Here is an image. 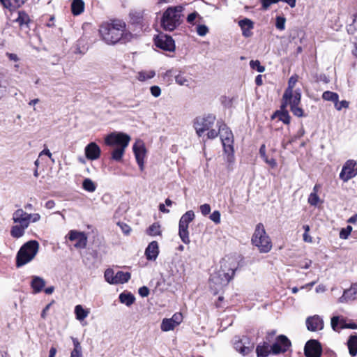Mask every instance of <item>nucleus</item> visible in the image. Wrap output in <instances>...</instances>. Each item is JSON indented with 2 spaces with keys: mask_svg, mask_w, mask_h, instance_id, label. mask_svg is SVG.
<instances>
[{
  "mask_svg": "<svg viewBox=\"0 0 357 357\" xmlns=\"http://www.w3.org/2000/svg\"><path fill=\"white\" fill-rule=\"evenodd\" d=\"M147 234L151 236H155L161 234L160 225L158 222L151 225L147 229Z\"/></svg>",
  "mask_w": 357,
  "mask_h": 357,
  "instance_id": "39",
  "label": "nucleus"
},
{
  "mask_svg": "<svg viewBox=\"0 0 357 357\" xmlns=\"http://www.w3.org/2000/svg\"><path fill=\"white\" fill-rule=\"evenodd\" d=\"M0 1L5 8L10 10L20 7L22 3L21 0H0Z\"/></svg>",
  "mask_w": 357,
  "mask_h": 357,
  "instance_id": "37",
  "label": "nucleus"
},
{
  "mask_svg": "<svg viewBox=\"0 0 357 357\" xmlns=\"http://www.w3.org/2000/svg\"><path fill=\"white\" fill-rule=\"evenodd\" d=\"M183 321L181 313H175L171 318H165L160 324V329L164 332L173 331Z\"/></svg>",
  "mask_w": 357,
  "mask_h": 357,
  "instance_id": "12",
  "label": "nucleus"
},
{
  "mask_svg": "<svg viewBox=\"0 0 357 357\" xmlns=\"http://www.w3.org/2000/svg\"><path fill=\"white\" fill-rule=\"evenodd\" d=\"M285 22L286 20L283 17L278 16L276 17V23L275 26L279 30H284L285 29Z\"/></svg>",
  "mask_w": 357,
  "mask_h": 357,
  "instance_id": "49",
  "label": "nucleus"
},
{
  "mask_svg": "<svg viewBox=\"0 0 357 357\" xmlns=\"http://www.w3.org/2000/svg\"><path fill=\"white\" fill-rule=\"evenodd\" d=\"M250 66L252 69H256L259 73L265 71V67L261 66L258 60L250 61Z\"/></svg>",
  "mask_w": 357,
  "mask_h": 357,
  "instance_id": "48",
  "label": "nucleus"
},
{
  "mask_svg": "<svg viewBox=\"0 0 357 357\" xmlns=\"http://www.w3.org/2000/svg\"><path fill=\"white\" fill-rule=\"evenodd\" d=\"M118 225L120 227V228L121 229L122 231L125 234H130V232L131 231V229H130L129 225H128L127 224L123 223V222H118Z\"/></svg>",
  "mask_w": 357,
  "mask_h": 357,
  "instance_id": "58",
  "label": "nucleus"
},
{
  "mask_svg": "<svg viewBox=\"0 0 357 357\" xmlns=\"http://www.w3.org/2000/svg\"><path fill=\"white\" fill-rule=\"evenodd\" d=\"M174 71L172 69L167 70L165 73L161 74L162 81L165 83L170 84L172 82V77L174 76Z\"/></svg>",
  "mask_w": 357,
  "mask_h": 357,
  "instance_id": "44",
  "label": "nucleus"
},
{
  "mask_svg": "<svg viewBox=\"0 0 357 357\" xmlns=\"http://www.w3.org/2000/svg\"><path fill=\"white\" fill-rule=\"evenodd\" d=\"M234 347L237 351H238L240 354L243 355H247L249 354L252 349H253L252 346L250 347H246L245 346L242 341H238L234 344Z\"/></svg>",
  "mask_w": 357,
  "mask_h": 357,
  "instance_id": "36",
  "label": "nucleus"
},
{
  "mask_svg": "<svg viewBox=\"0 0 357 357\" xmlns=\"http://www.w3.org/2000/svg\"><path fill=\"white\" fill-rule=\"evenodd\" d=\"M256 351L257 356L259 357H266L270 352L267 345L257 346Z\"/></svg>",
  "mask_w": 357,
  "mask_h": 357,
  "instance_id": "45",
  "label": "nucleus"
},
{
  "mask_svg": "<svg viewBox=\"0 0 357 357\" xmlns=\"http://www.w3.org/2000/svg\"><path fill=\"white\" fill-rule=\"evenodd\" d=\"M352 231L351 226H347L346 228L342 229L340 232V237L342 239H347L348 236L350 235Z\"/></svg>",
  "mask_w": 357,
  "mask_h": 357,
  "instance_id": "50",
  "label": "nucleus"
},
{
  "mask_svg": "<svg viewBox=\"0 0 357 357\" xmlns=\"http://www.w3.org/2000/svg\"><path fill=\"white\" fill-rule=\"evenodd\" d=\"M264 10H267L273 3L279 2V0H260Z\"/></svg>",
  "mask_w": 357,
  "mask_h": 357,
  "instance_id": "55",
  "label": "nucleus"
},
{
  "mask_svg": "<svg viewBox=\"0 0 357 357\" xmlns=\"http://www.w3.org/2000/svg\"><path fill=\"white\" fill-rule=\"evenodd\" d=\"M183 7L175 6L169 7L163 13L161 20L162 26L166 31H172L176 29L180 24L181 13L183 11Z\"/></svg>",
  "mask_w": 357,
  "mask_h": 357,
  "instance_id": "6",
  "label": "nucleus"
},
{
  "mask_svg": "<svg viewBox=\"0 0 357 357\" xmlns=\"http://www.w3.org/2000/svg\"><path fill=\"white\" fill-rule=\"evenodd\" d=\"M199 209L203 215H208L211 212V206L208 204L201 205Z\"/></svg>",
  "mask_w": 357,
  "mask_h": 357,
  "instance_id": "57",
  "label": "nucleus"
},
{
  "mask_svg": "<svg viewBox=\"0 0 357 357\" xmlns=\"http://www.w3.org/2000/svg\"><path fill=\"white\" fill-rule=\"evenodd\" d=\"M357 175V164L355 160H349L344 165L340 174V178L347 182Z\"/></svg>",
  "mask_w": 357,
  "mask_h": 357,
  "instance_id": "11",
  "label": "nucleus"
},
{
  "mask_svg": "<svg viewBox=\"0 0 357 357\" xmlns=\"http://www.w3.org/2000/svg\"><path fill=\"white\" fill-rule=\"evenodd\" d=\"M174 78L176 83L180 86H190L193 83L192 78L184 73L180 72L174 75Z\"/></svg>",
  "mask_w": 357,
  "mask_h": 357,
  "instance_id": "24",
  "label": "nucleus"
},
{
  "mask_svg": "<svg viewBox=\"0 0 357 357\" xmlns=\"http://www.w3.org/2000/svg\"><path fill=\"white\" fill-rule=\"evenodd\" d=\"M83 188L90 192L96 190V186L93 181L90 178H85L82 183Z\"/></svg>",
  "mask_w": 357,
  "mask_h": 357,
  "instance_id": "41",
  "label": "nucleus"
},
{
  "mask_svg": "<svg viewBox=\"0 0 357 357\" xmlns=\"http://www.w3.org/2000/svg\"><path fill=\"white\" fill-rule=\"evenodd\" d=\"M114 284H123L130 278V273L128 272L118 271L115 274Z\"/></svg>",
  "mask_w": 357,
  "mask_h": 357,
  "instance_id": "31",
  "label": "nucleus"
},
{
  "mask_svg": "<svg viewBox=\"0 0 357 357\" xmlns=\"http://www.w3.org/2000/svg\"><path fill=\"white\" fill-rule=\"evenodd\" d=\"M357 298V283L351 285V287L344 291L342 297L340 298V303H344L349 300H354Z\"/></svg>",
  "mask_w": 357,
  "mask_h": 357,
  "instance_id": "23",
  "label": "nucleus"
},
{
  "mask_svg": "<svg viewBox=\"0 0 357 357\" xmlns=\"http://www.w3.org/2000/svg\"><path fill=\"white\" fill-rule=\"evenodd\" d=\"M198 14L196 12H194L191 14H190L187 17V21L189 23H193L194 20L196 19Z\"/></svg>",
  "mask_w": 357,
  "mask_h": 357,
  "instance_id": "64",
  "label": "nucleus"
},
{
  "mask_svg": "<svg viewBox=\"0 0 357 357\" xmlns=\"http://www.w3.org/2000/svg\"><path fill=\"white\" fill-rule=\"evenodd\" d=\"M54 303V301H52V303L47 304L45 308L43 310L42 312H41V317L43 319H45L46 317H47V312L49 311L52 304Z\"/></svg>",
  "mask_w": 357,
  "mask_h": 357,
  "instance_id": "62",
  "label": "nucleus"
},
{
  "mask_svg": "<svg viewBox=\"0 0 357 357\" xmlns=\"http://www.w3.org/2000/svg\"><path fill=\"white\" fill-rule=\"evenodd\" d=\"M304 351L306 357H320L321 347L318 341L311 340L306 343Z\"/></svg>",
  "mask_w": 357,
  "mask_h": 357,
  "instance_id": "15",
  "label": "nucleus"
},
{
  "mask_svg": "<svg viewBox=\"0 0 357 357\" xmlns=\"http://www.w3.org/2000/svg\"><path fill=\"white\" fill-rule=\"evenodd\" d=\"M28 218H29V225L31 222H38L41 217L39 213H28Z\"/></svg>",
  "mask_w": 357,
  "mask_h": 357,
  "instance_id": "53",
  "label": "nucleus"
},
{
  "mask_svg": "<svg viewBox=\"0 0 357 357\" xmlns=\"http://www.w3.org/2000/svg\"><path fill=\"white\" fill-rule=\"evenodd\" d=\"M324 321L319 315L309 317L306 319L307 328L310 331H317L324 328Z\"/></svg>",
  "mask_w": 357,
  "mask_h": 357,
  "instance_id": "17",
  "label": "nucleus"
},
{
  "mask_svg": "<svg viewBox=\"0 0 357 357\" xmlns=\"http://www.w3.org/2000/svg\"><path fill=\"white\" fill-rule=\"evenodd\" d=\"M72 13L74 15H80L84 10V3L82 0H73L71 4Z\"/></svg>",
  "mask_w": 357,
  "mask_h": 357,
  "instance_id": "30",
  "label": "nucleus"
},
{
  "mask_svg": "<svg viewBox=\"0 0 357 357\" xmlns=\"http://www.w3.org/2000/svg\"><path fill=\"white\" fill-rule=\"evenodd\" d=\"M301 94L298 89L295 90V91H291L287 96H285L284 92L282 96V109H283L287 106H289L291 111L295 116L298 117L303 116V110L298 107L301 102Z\"/></svg>",
  "mask_w": 357,
  "mask_h": 357,
  "instance_id": "7",
  "label": "nucleus"
},
{
  "mask_svg": "<svg viewBox=\"0 0 357 357\" xmlns=\"http://www.w3.org/2000/svg\"><path fill=\"white\" fill-rule=\"evenodd\" d=\"M150 92L153 97L158 98L161 95V89L158 86H152Z\"/></svg>",
  "mask_w": 357,
  "mask_h": 357,
  "instance_id": "56",
  "label": "nucleus"
},
{
  "mask_svg": "<svg viewBox=\"0 0 357 357\" xmlns=\"http://www.w3.org/2000/svg\"><path fill=\"white\" fill-rule=\"evenodd\" d=\"M84 152L87 159L95 160L99 158L101 151L96 143L91 142L85 147Z\"/></svg>",
  "mask_w": 357,
  "mask_h": 357,
  "instance_id": "19",
  "label": "nucleus"
},
{
  "mask_svg": "<svg viewBox=\"0 0 357 357\" xmlns=\"http://www.w3.org/2000/svg\"><path fill=\"white\" fill-rule=\"evenodd\" d=\"M312 261L310 259H305L299 263V267L303 269H307L312 265Z\"/></svg>",
  "mask_w": 357,
  "mask_h": 357,
  "instance_id": "59",
  "label": "nucleus"
},
{
  "mask_svg": "<svg viewBox=\"0 0 357 357\" xmlns=\"http://www.w3.org/2000/svg\"><path fill=\"white\" fill-rule=\"evenodd\" d=\"M139 294L142 297H146L149 294V289L146 287H142L139 289Z\"/></svg>",
  "mask_w": 357,
  "mask_h": 357,
  "instance_id": "60",
  "label": "nucleus"
},
{
  "mask_svg": "<svg viewBox=\"0 0 357 357\" xmlns=\"http://www.w3.org/2000/svg\"><path fill=\"white\" fill-rule=\"evenodd\" d=\"M264 161L269 165L272 168H275L277 166V162L275 159H268V157L264 158Z\"/></svg>",
  "mask_w": 357,
  "mask_h": 357,
  "instance_id": "61",
  "label": "nucleus"
},
{
  "mask_svg": "<svg viewBox=\"0 0 357 357\" xmlns=\"http://www.w3.org/2000/svg\"><path fill=\"white\" fill-rule=\"evenodd\" d=\"M291 343L288 338L284 335H280L277 338L275 343L271 347V350L273 354H279L280 352H284L290 346Z\"/></svg>",
  "mask_w": 357,
  "mask_h": 357,
  "instance_id": "16",
  "label": "nucleus"
},
{
  "mask_svg": "<svg viewBox=\"0 0 357 357\" xmlns=\"http://www.w3.org/2000/svg\"><path fill=\"white\" fill-rule=\"evenodd\" d=\"M216 119L214 115L208 114L203 116H199L195 119L194 128L199 137H201L207 131V137L214 139L218 135L217 130L213 127L215 123Z\"/></svg>",
  "mask_w": 357,
  "mask_h": 357,
  "instance_id": "3",
  "label": "nucleus"
},
{
  "mask_svg": "<svg viewBox=\"0 0 357 357\" xmlns=\"http://www.w3.org/2000/svg\"><path fill=\"white\" fill-rule=\"evenodd\" d=\"M218 132L220 135L224 151L230 154L234 153V136L231 131L221 121L216 122Z\"/></svg>",
  "mask_w": 357,
  "mask_h": 357,
  "instance_id": "8",
  "label": "nucleus"
},
{
  "mask_svg": "<svg viewBox=\"0 0 357 357\" xmlns=\"http://www.w3.org/2000/svg\"><path fill=\"white\" fill-rule=\"evenodd\" d=\"M275 116L285 124H289L290 122V116L285 108L283 109L281 108L280 111L276 112Z\"/></svg>",
  "mask_w": 357,
  "mask_h": 357,
  "instance_id": "38",
  "label": "nucleus"
},
{
  "mask_svg": "<svg viewBox=\"0 0 357 357\" xmlns=\"http://www.w3.org/2000/svg\"><path fill=\"white\" fill-rule=\"evenodd\" d=\"M132 149L136 158V161L144 160L146 150L144 142L141 140L136 141Z\"/></svg>",
  "mask_w": 357,
  "mask_h": 357,
  "instance_id": "21",
  "label": "nucleus"
},
{
  "mask_svg": "<svg viewBox=\"0 0 357 357\" xmlns=\"http://www.w3.org/2000/svg\"><path fill=\"white\" fill-rule=\"evenodd\" d=\"M331 327L333 331L339 332L341 329L345 328L346 320L343 317L334 316L331 318Z\"/></svg>",
  "mask_w": 357,
  "mask_h": 357,
  "instance_id": "25",
  "label": "nucleus"
},
{
  "mask_svg": "<svg viewBox=\"0 0 357 357\" xmlns=\"http://www.w3.org/2000/svg\"><path fill=\"white\" fill-rule=\"evenodd\" d=\"M297 82H298V76L297 75L291 76L289 78V82H288V87L287 88V89L284 91L285 96H287L289 94H290V93H291V91H295V90H294V88Z\"/></svg>",
  "mask_w": 357,
  "mask_h": 357,
  "instance_id": "40",
  "label": "nucleus"
},
{
  "mask_svg": "<svg viewBox=\"0 0 357 357\" xmlns=\"http://www.w3.org/2000/svg\"><path fill=\"white\" fill-rule=\"evenodd\" d=\"M89 309L84 308L82 305H77L75 307V317L79 321H84L89 316Z\"/></svg>",
  "mask_w": 357,
  "mask_h": 357,
  "instance_id": "27",
  "label": "nucleus"
},
{
  "mask_svg": "<svg viewBox=\"0 0 357 357\" xmlns=\"http://www.w3.org/2000/svg\"><path fill=\"white\" fill-rule=\"evenodd\" d=\"M155 45L165 51L174 52L175 50L174 40L172 37L165 35L160 34L155 38Z\"/></svg>",
  "mask_w": 357,
  "mask_h": 357,
  "instance_id": "13",
  "label": "nucleus"
},
{
  "mask_svg": "<svg viewBox=\"0 0 357 357\" xmlns=\"http://www.w3.org/2000/svg\"><path fill=\"white\" fill-rule=\"evenodd\" d=\"M307 202L310 205L316 206L320 202V198L317 194H315V192H311L309 195Z\"/></svg>",
  "mask_w": 357,
  "mask_h": 357,
  "instance_id": "47",
  "label": "nucleus"
},
{
  "mask_svg": "<svg viewBox=\"0 0 357 357\" xmlns=\"http://www.w3.org/2000/svg\"><path fill=\"white\" fill-rule=\"evenodd\" d=\"M125 151L126 149L115 148L112 152V158L116 161H121Z\"/></svg>",
  "mask_w": 357,
  "mask_h": 357,
  "instance_id": "43",
  "label": "nucleus"
},
{
  "mask_svg": "<svg viewBox=\"0 0 357 357\" xmlns=\"http://www.w3.org/2000/svg\"><path fill=\"white\" fill-rule=\"evenodd\" d=\"M322 98L325 100L332 101L335 103V101L338 100L339 96L335 92L327 91L323 93Z\"/></svg>",
  "mask_w": 357,
  "mask_h": 357,
  "instance_id": "42",
  "label": "nucleus"
},
{
  "mask_svg": "<svg viewBox=\"0 0 357 357\" xmlns=\"http://www.w3.org/2000/svg\"><path fill=\"white\" fill-rule=\"evenodd\" d=\"M39 249L36 241H29L24 244L18 251L16 257V265L22 266L33 259Z\"/></svg>",
  "mask_w": 357,
  "mask_h": 357,
  "instance_id": "5",
  "label": "nucleus"
},
{
  "mask_svg": "<svg viewBox=\"0 0 357 357\" xmlns=\"http://www.w3.org/2000/svg\"><path fill=\"white\" fill-rule=\"evenodd\" d=\"M155 75V72L154 70H142L137 73L136 78L139 82H145L148 79L153 78Z\"/></svg>",
  "mask_w": 357,
  "mask_h": 357,
  "instance_id": "33",
  "label": "nucleus"
},
{
  "mask_svg": "<svg viewBox=\"0 0 357 357\" xmlns=\"http://www.w3.org/2000/svg\"><path fill=\"white\" fill-rule=\"evenodd\" d=\"M210 219L215 224L220 222V213L218 211H213L211 215Z\"/></svg>",
  "mask_w": 357,
  "mask_h": 357,
  "instance_id": "54",
  "label": "nucleus"
},
{
  "mask_svg": "<svg viewBox=\"0 0 357 357\" xmlns=\"http://www.w3.org/2000/svg\"><path fill=\"white\" fill-rule=\"evenodd\" d=\"M31 286L34 294L40 292L45 286V281L39 276H33Z\"/></svg>",
  "mask_w": 357,
  "mask_h": 357,
  "instance_id": "26",
  "label": "nucleus"
},
{
  "mask_svg": "<svg viewBox=\"0 0 357 357\" xmlns=\"http://www.w3.org/2000/svg\"><path fill=\"white\" fill-rule=\"evenodd\" d=\"M253 245L257 247L261 253H267L272 248V242L266 234L264 226L262 223L256 225L254 234L251 238Z\"/></svg>",
  "mask_w": 357,
  "mask_h": 357,
  "instance_id": "4",
  "label": "nucleus"
},
{
  "mask_svg": "<svg viewBox=\"0 0 357 357\" xmlns=\"http://www.w3.org/2000/svg\"><path fill=\"white\" fill-rule=\"evenodd\" d=\"M71 340L73 343L74 348L70 353V357H83L82 347L79 340L72 337Z\"/></svg>",
  "mask_w": 357,
  "mask_h": 357,
  "instance_id": "28",
  "label": "nucleus"
},
{
  "mask_svg": "<svg viewBox=\"0 0 357 357\" xmlns=\"http://www.w3.org/2000/svg\"><path fill=\"white\" fill-rule=\"evenodd\" d=\"M12 219L14 223L17 225L26 228L29 226L28 213L22 208H19L13 213Z\"/></svg>",
  "mask_w": 357,
  "mask_h": 357,
  "instance_id": "18",
  "label": "nucleus"
},
{
  "mask_svg": "<svg viewBox=\"0 0 357 357\" xmlns=\"http://www.w3.org/2000/svg\"><path fill=\"white\" fill-rule=\"evenodd\" d=\"M45 155L48 156L50 158H51V159H52V160L53 162L54 161V160L52 158V153H51V152L50 151V150H49V149H43V150L40 153V154H39V157H41V156H42V155Z\"/></svg>",
  "mask_w": 357,
  "mask_h": 357,
  "instance_id": "63",
  "label": "nucleus"
},
{
  "mask_svg": "<svg viewBox=\"0 0 357 357\" xmlns=\"http://www.w3.org/2000/svg\"><path fill=\"white\" fill-rule=\"evenodd\" d=\"M195 215L193 211L190 210L185 212L180 218L178 223V236L185 244L190 242L188 231L189 224L195 219Z\"/></svg>",
  "mask_w": 357,
  "mask_h": 357,
  "instance_id": "9",
  "label": "nucleus"
},
{
  "mask_svg": "<svg viewBox=\"0 0 357 357\" xmlns=\"http://www.w3.org/2000/svg\"><path fill=\"white\" fill-rule=\"evenodd\" d=\"M130 141V137L121 132H113L105 138V144L114 148L126 149Z\"/></svg>",
  "mask_w": 357,
  "mask_h": 357,
  "instance_id": "10",
  "label": "nucleus"
},
{
  "mask_svg": "<svg viewBox=\"0 0 357 357\" xmlns=\"http://www.w3.org/2000/svg\"><path fill=\"white\" fill-rule=\"evenodd\" d=\"M27 228L22 225H16L12 227L10 229V235L13 238H19L24 236L25 230Z\"/></svg>",
  "mask_w": 357,
  "mask_h": 357,
  "instance_id": "32",
  "label": "nucleus"
},
{
  "mask_svg": "<svg viewBox=\"0 0 357 357\" xmlns=\"http://www.w3.org/2000/svg\"><path fill=\"white\" fill-rule=\"evenodd\" d=\"M348 349L352 356L357 354V335L351 336L348 340Z\"/></svg>",
  "mask_w": 357,
  "mask_h": 357,
  "instance_id": "35",
  "label": "nucleus"
},
{
  "mask_svg": "<svg viewBox=\"0 0 357 357\" xmlns=\"http://www.w3.org/2000/svg\"><path fill=\"white\" fill-rule=\"evenodd\" d=\"M334 104L336 109L339 111L341 110L342 108H347L349 106V102L346 100L339 101L338 100L335 101Z\"/></svg>",
  "mask_w": 357,
  "mask_h": 357,
  "instance_id": "52",
  "label": "nucleus"
},
{
  "mask_svg": "<svg viewBox=\"0 0 357 357\" xmlns=\"http://www.w3.org/2000/svg\"><path fill=\"white\" fill-rule=\"evenodd\" d=\"M68 238L70 241H75V248L84 249L87 245V236L85 233L77 230H70L68 233Z\"/></svg>",
  "mask_w": 357,
  "mask_h": 357,
  "instance_id": "14",
  "label": "nucleus"
},
{
  "mask_svg": "<svg viewBox=\"0 0 357 357\" xmlns=\"http://www.w3.org/2000/svg\"><path fill=\"white\" fill-rule=\"evenodd\" d=\"M237 268L238 261L235 257L229 256L224 257L220 261V269L211 276V287L218 290L227 284L233 278Z\"/></svg>",
  "mask_w": 357,
  "mask_h": 357,
  "instance_id": "1",
  "label": "nucleus"
},
{
  "mask_svg": "<svg viewBox=\"0 0 357 357\" xmlns=\"http://www.w3.org/2000/svg\"><path fill=\"white\" fill-rule=\"evenodd\" d=\"M115 274L112 269H107L104 275L105 280L109 284H114Z\"/></svg>",
  "mask_w": 357,
  "mask_h": 357,
  "instance_id": "46",
  "label": "nucleus"
},
{
  "mask_svg": "<svg viewBox=\"0 0 357 357\" xmlns=\"http://www.w3.org/2000/svg\"><path fill=\"white\" fill-rule=\"evenodd\" d=\"M126 30V24L121 20H114L112 23H104L100 26L102 39L107 44H115L123 36Z\"/></svg>",
  "mask_w": 357,
  "mask_h": 357,
  "instance_id": "2",
  "label": "nucleus"
},
{
  "mask_svg": "<svg viewBox=\"0 0 357 357\" xmlns=\"http://www.w3.org/2000/svg\"><path fill=\"white\" fill-rule=\"evenodd\" d=\"M197 33L200 36H204L208 33V28L204 24H199L197 26Z\"/></svg>",
  "mask_w": 357,
  "mask_h": 357,
  "instance_id": "51",
  "label": "nucleus"
},
{
  "mask_svg": "<svg viewBox=\"0 0 357 357\" xmlns=\"http://www.w3.org/2000/svg\"><path fill=\"white\" fill-rule=\"evenodd\" d=\"M135 298L131 293L123 292L119 295V301L127 306L131 305L135 302Z\"/></svg>",
  "mask_w": 357,
  "mask_h": 357,
  "instance_id": "34",
  "label": "nucleus"
},
{
  "mask_svg": "<svg viewBox=\"0 0 357 357\" xmlns=\"http://www.w3.org/2000/svg\"><path fill=\"white\" fill-rule=\"evenodd\" d=\"M238 25L244 37L248 38L252 35V29L254 28V23L252 20L245 18L238 22Z\"/></svg>",
  "mask_w": 357,
  "mask_h": 357,
  "instance_id": "20",
  "label": "nucleus"
},
{
  "mask_svg": "<svg viewBox=\"0 0 357 357\" xmlns=\"http://www.w3.org/2000/svg\"><path fill=\"white\" fill-rule=\"evenodd\" d=\"M15 21L18 23L20 27L28 26L30 22L29 16L24 11H18L17 17Z\"/></svg>",
  "mask_w": 357,
  "mask_h": 357,
  "instance_id": "29",
  "label": "nucleus"
},
{
  "mask_svg": "<svg viewBox=\"0 0 357 357\" xmlns=\"http://www.w3.org/2000/svg\"><path fill=\"white\" fill-rule=\"evenodd\" d=\"M159 254L158 243L156 241L151 242L145 250V255L149 260H155Z\"/></svg>",
  "mask_w": 357,
  "mask_h": 357,
  "instance_id": "22",
  "label": "nucleus"
}]
</instances>
